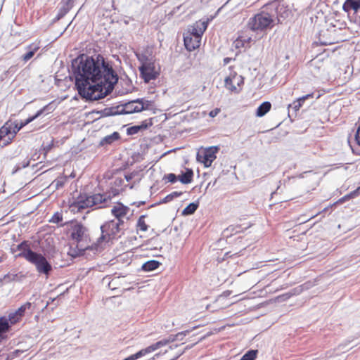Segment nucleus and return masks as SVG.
<instances>
[{
  "mask_svg": "<svg viewBox=\"0 0 360 360\" xmlns=\"http://www.w3.org/2000/svg\"><path fill=\"white\" fill-rule=\"evenodd\" d=\"M124 220L122 218H120V219L115 221V224L118 225L119 228H122V229H124Z\"/></svg>",
  "mask_w": 360,
  "mask_h": 360,
  "instance_id": "obj_55",
  "label": "nucleus"
},
{
  "mask_svg": "<svg viewBox=\"0 0 360 360\" xmlns=\"http://www.w3.org/2000/svg\"><path fill=\"white\" fill-rule=\"evenodd\" d=\"M30 164V160L29 158L25 159L23 161L18 162L16 164V165L14 167L12 174H14L17 172H18L22 169L27 167Z\"/></svg>",
  "mask_w": 360,
  "mask_h": 360,
  "instance_id": "obj_31",
  "label": "nucleus"
},
{
  "mask_svg": "<svg viewBox=\"0 0 360 360\" xmlns=\"http://www.w3.org/2000/svg\"><path fill=\"white\" fill-rule=\"evenodd\" d=\"M302 107V105L297 102V100L294 101L292 103L288 105V109L292 108L295 112L298 111L300 108Z\"/></svg>",
  "mask_w": 360,
  "mask_h": 360,
  "instance_id": "obj_44",
  "label": "nucleus"
},
{
  "mask_svg": "<svg viewBox=\"0 0 360 360\" xmlns=\"http://www.w3.org/2000/svg\"><path fill=\"white\" fill-rule=\"evenodd\" d=\"M121 107L122 106H120L119 105L117 106L105 108L103 110L98 111L97 113H99L101 117H110V116L122 115V113L120 112Z\"/></svg>",
  "mask_w": 360,
  "mask_h": 360,
  "instance_id": "obj_23",
  "label": "nucleus"
},
{
  "mask_svg": "<svg viewBox=\"0 0 360 360\" xmlns=\"http://www.w3.org/2000/svg\"><path fill=\"white\" fill-rule=\"evenodd\" d=\"M122 230V228H119L118 225L115 224V220L106 221L101 226V235L96 243H98V247H102V243L120 238Z\"/></svg>",
  "mask_w": 360,
  "mask_h": 360,
  "instance_id": "obj_5",
  "label": "nucleus"
},
{
  "mask_svg": "<svg viewBox=\"0 0 360 360\" xmlns=\"http://www.w3.org/2000/svg\"><path fill=\"white\" fill-rule=\"evenodd\" d=\"M146 215H141L137 221V227L142 231H146L148 229V226L145 222V218Z\"/></svg>",
  "mask_w": 360,
  "mask_h": 360,
  "instance_id": "obj_34",
  "label": "nucleus"
},
{
  "mask_svg": "<svg viewBox=\"0 0 360 360\" xmlns=\"http://www.w3.org/2000/svg\"><path fill=\"white\" fill-rule=\"evenodd\" d=\"M162 179H167L168 182L171 184H174L177 181H179V177L174 173H169L167 174H165Z\"/></svg>",
  "mask_w": 360,
  "mask_h": 360,
  "instance_id": "obj_37",
  "label": "nucleus"
},
{
  "mask_svg": "<svg viewBox=\"0 0 360 360\" xmlns=\"http://www.w3.org/2000/svg\"><path fill=\"white\" fill-rule=\"evenodd\" d=\"M88 229L81 223H77L72 226L70 238L80 245L84 240L86 241L89 237Z\"/></svg>",
  "mask_w": 360,
  "mask_h": 360,
  "instance_id": "obj_9",
  "label": "nucleus"
},
{
  "mask_svg": "<svg viewBox=\"0 0 360 360\" xmlns=\"http://www.w3.org/2000/svg\"><path fill=\"white\" fill-rule=\"evenodd\" d=\"M70 80L80 98L86 102L99 101L107 96L118 82L112 65L101 54L79 55L72 60Z\"/></svg>",
  "mask_w": 360,
  "mask_h": 360,
  "instance_id": "obj_1",
  "label": "nucleus"
},
{
  "mask_svg": "<svg viewBox=\"0 0 360 360\" xmlns=\"http://www.w3.org/2000/svg\"><path fill=\"white\" fill-rule=\"evenodd\" d=\"M201 25H202V27H200V29L201 31H202V33H204V32L206 30V29L207 27L208 20L203 21Z\"/></svg>",
  "mask_w": 360,
  "mask_h": 360,
  "instance_id": "obj_56",
  "label": "nucleus"
},
{
  "mask_svg": "<svg viewBox=\"0 0 360 360\" xmlns=\"http://www.w3.org/2000/svg\"><path fill=\"white\" fill-rule=\"evenodd\" d=\"M118 194V191L115 188H112V192H105L103 193H94L92 195L86 193H80L73 202L70 204V207L72 211L82 212L84 209L94 206H98L102 208L105 204L110 201L111 198Z\"/></svg>",
  "mask_w": 360,
  "mask_h": 360,
  "instance_id": "obj_2",
  "label": "nucleus"
},
{
  "mask_svg": "<svg viewBox=\"0 0 360 360\" xmlns=\"http://www.w3.org/2000/svg\"><path fill=\"white\" fill-rule=\"evenodd\" d=\"M32 303L30 302H25L24 304L21 305L18 309H17L15 312L17 314L21 319L25 315V312L27 309H30L32 307Z\"/></svg>",
  "mask_w": 360,
  "mask_h": 360,
  "instance_id": "obj_30",
  "label": "nucleus"
},
{
  "mask_svg": "<svg viewBox=\"0 0 360 360\" xmlns=\"http://www.w3.org/2000/svg\"><path fill=\"white\" fill-rule=\"evenodd\" d=\"M136 174V172H133L124 175V178L127 181H130Z\"/></svg>",
  "mask_w": 360,
  "mask_h": 360,
  "instance_id": "obj_50",
  "label": "nucleus"
},
{
  "mask_svg": "<svg viewBox=\"0 0 360 360\" xmlns=\"http://www.w3.org/2000/svg\"><path fill=\"white\" fill-rule=\"evenodd\" d=\"M12 120H8L0 127V143L3 139L12 136Z\"/></svg>",
  "mask_w": 360,
  "mask_h": 360,
  "instance_id": "obj_21",
  "label": "nucleus"
},
{
  "mask_svg": "<svg viewBox=\"0 0 360 360\" xmlns=\"http://www.w3.org/2000/svg\"><path fill=\"white\" fill-rule=\"evenodd\" d=\"M294 294H295V292L294 293H291V292L285 293V294L281 295L280 298H281L282 300H286L287 299L290 298Z\"/></svg>",
  "mask_w": 360,
  "mask_h": 360,
  "instance_id": "obj_53",
  "label": "nucleus"
},
{
  "mask_svg": "<svg viewBox=\"0 0 360 360\" xmlns=\"http://www.w3.org/2000/svg\"><path fill=\"white\" fill-rule=\"evenodd\" d=\"M139 99L142 100L141 102H138V104L139 105V112L146 110H149L153 104V101L146 100L144 98H140Z\"/></svg>",
  "mask_w": 360,
  "mask_h": 360,
  "instance_id": "obj_33",
  "label": "nucleus"
},
{
  "mask_svg": "<svg viewBox=\"0 0 360 360\" xmlns=\"http://www.w3.org/2000/svg\"><path fill=\"white\" fill-rule=\"evenodd\" d=\"M70 11L68 8H66L63 6L61 5V6L59 8L58 14L59 15V17H65L66 14Z\"/></svg>",
  "mask_w": 360,
  "mask_h": 360,
  "instance_id": "obj_47",
  "label": "nucleus"
},
{
  "mask_svg": "<svg viewBox=\"0 0 360 360\" xmlns=\"http://www.w3.org/2000/svg\"><path fill=\"white\" fill-rule=\"evenodd\" d=\"M244 83V78L242 76H239L238 81L237 82L238 86H240Z\"/></svg>",
  "mask_w": 360,
  "mask_h": 360,
  "instance_id": "obj_61",
  "label": "nucleus"
},
{
  "mask_svg": "<svg viewBox=\"0 0 360 360\" xmlns=\"http://www.w3.org/2000/svg\"><path fill=\"white\" fill-rule=\"evenodd\" d=\"M257 354V349H250L243 355L240 360H255Z\"/></svg>",
  "mask_w": 360,
  "mask_h": 360,
  "instance_id": "obj_32",
  "label": "nucleus"
},
{
  "mask_svg": "<svg viewBox=\"0 0 360 360\" xmlns=\"http://www.w3.org/2000/svg\"><path fill=\"white\" fill-rule=\"evenodd\" d=\"M314 96H315V94L314 93H310V94H306V95H304L298 98H297L296 100L297 101V102H299L302 106L303 105V103H304L305 101H307V99H309V98H314Z\"/></svg>",
  "mask_w": 360,
  "mask_h": 360,
  "instance_id": "obj_42",
  "label": "nucleus"
},
{
  "mask_svg": "<svg viewBox=\"0 0 360 360\" xmlns=\"http://www.w3.org/2000/svg\"><path fill=\"white\" fill-rule=\"evenodd\" d=\"M182 194H183V192H181V191L172 192L171 193L166 195L163 199H162L159 202H158L156 204L160 205V204L167 203V202L173 200L174 198L180 197L181 195H182Z\"/></svg>",
  "mask_w": 360,
  "mask_h": 360,
  "instance_id": "obj_29",
  "label": "nucleus"
},
{
  "mask_svg": "<svg viewBox=\"0 0 360 360\" xmlns=\"http://www.w3.org/2000/svg\"><path fill=\"white\" fill-rule=\"evenodd\" d=\"M354 139L356 143V144L360 146V124L357 127V129L356 131L355 135H354Z\"/></svg>",
  "mask_w": 360,
  "mask_h": 360,
  "instance_id": "obj_48",
  "label": "nucleus"
},
{
  "mask_svg": "<svg viewBox=\"0 0 360 360\" xmlns=\"http://www.w3.org/2000/svg\"><path fill=\"white\" fill-rule=\"evenodd\" d=\"M219 150V148L217 146L207 147L197 153L196 160L198 162L202 163L205 167H209L217 158V153Z\"/></svg>",
  "mask_w": 360,
  "mask_h": 360,
  "instance_id": "obj_7",
  "label": "nucleus"
},
{
  "mask_svg": "<svg viewBox=\"0 0 360 360\" xmlns=\"http://www.w3.org/2000/svg\"><path fill=\"white\" fill-rule=\"evenodd\" d=\"M199 207V202L195 201L189 203L181 212V215L189 216L193 214Z\"/></svg>",
  "mask_w": 360,
  "mask_h": 360,
  "instance_id": "obj_27",
  "label": "nucleus"
},
{
  "mask_svg": "<svg viewBox=\"0 0 360 360\" xmlns=\"http://www.w3.org/2000/svg\"><path fill=\"white\" fill-rule=\"evenodd\" d=\"M64 186V181H59L58 180L56 183V187L57 189H58L59 188H61Z\"/></svg>",
  "mask_w": 360,
  "mask_h": 360,
  "instance_id": "obj_58",
  "label": "nucleus"
},
{
  "mask_svg": "<svg viewBox=\"0 0 360 360\" xmlns=\"http://www.w3.org/2000/svg\"><path fill=\"white\" fill-rule=\"evenodd\" d=\"M48 108V105H46L41 108L40 110H37L36 113L32 116H30L24 121L18 122V120L12 121V128H13V132L14 135H17V134L26 125L31 123L34 120H35L37 118L40 117L45 110Z\"/></svg>",
  "mask_w": 360,
  "mask_h": 360,
  "instance_id": "obj_10",
  "label": "nucleus"
},
{
  "mask_svg": "<svg viewBox=\"0 0 360 360\" xmlns=\"http://www.w3.org/2000/svg\"><path fill=\"white\" fill-rule=\"evenodd\" d=\"M233 60L232 58L226 57L223 60L224 65H228L231 60Z\"/></svg>",
  "mask_w": 360,
  "mask_h": 360,
  "instance_id": "obj_59",
  "label": "nucleus"
},
{
  "mask_svg": "<svg viewBox=\"0 0 360 360\" xmlns=\"http://www.w3.org/2000/svg\"><path fill=\"white\" fill-rule=\"evenodd\" d=\"M138 125L141 131L146 130L153 125L152 119L143 120L140 124Z\"/></svg>",
  "mask_w": 360,
  "mask_h": 360,
  "instance_id": "obj_41",
  "label": "nucleus"
},
{
  "mask_svg": "<svg viewBox=\"0 0 360 360\" xmlns=\"http://www.w3.org/2000/svg\"><path fill=\"white\" fill-rule=\"evenodd\" d=\"M135 56L140 63L139 66H144L155 62L154 57H150L146 51L135 52Z\"/></svg>",
  "mask_w": 360,
  "mask_h": 360,
  "instance_id": "obj_19",
  "label": "nucleus"
},
{
  "mask_svg": "<svg viewBox=\"0 0 360 360\" xmlns=\"http://www.w3.org/2000/svg\"><path fill=\"white\" fill-rule=\"evenodd\" d=\"M168 344L167 339L165 338L144 348V352L148 354Z\"/></svg>",
  "mask_w": 360,
  "mask_h": 360,
  "instance_id": "obj_26",
  "label": "nucleus"
},
{
  "mask_svg": "<svg viewBox=\"0 0 360 360\" xmlns=\"http://www.w3.org/2000/svg\"><path fill=\"white\" fill-rule=\"evenodd\" d=\"M200 39H195L189 34H184V44L186 50L192 51L200 46Z\"/></svg>",
  "mask_w": 360,
  "mask_h": 360,
  "instance_id": "obj_14",
  "label": "nucleus"
},
{
  "mask_svg": "<svg viewBox=\"0 0 360 360\" xmlns=\"http://www.w3.org/2000/svg\"><path fill=\"white\" fill-rule=\"evenodd\" d=\"M129 211V208L127 206L122 202H118L117 206L112 207L111 213L117 219H120V218L126 216Z\"/></svg>",
  "mask_w": 360,
  "mask_h": 360,
  "instance_id": "obj_15",
  "label": "nucleus"
},
{
  "mask_svg": "<svg viewBox=\"0 0 360 360\" xmlns=\"http://www.w3.org/2000/svg\"><path fill=\"white\" fill-rule=\"evenodd\" d=\"M161 263L155 259H150L142 264L141 269L145 272H150L157 269Z\"/></svg>",
  "mask_w": 360,
  "mask_h": 360,
  "instance_id": "obj_24",
  "label": "nucleus"
},
{
  "mask_svg": "<svg viewBox=\"0 0 360 360\" xmlns=\"http://www.w3.org/2000/svg\"><path fill=\"white\" fill-rule=\"evenodd\" d=\"M185 34H189L190 36H192L194 38L200 40H201L202 36L203 34L202 31H201L200 28L195 27V25L189 27Z\"/></svg>",
  "mask_w": 360,
  "mask_h": 360,
  "instance_id": "obj_28",
  "label": "nucleus"
},
{
  "mask_svg": "<svg viewBox=\"0 0 360 360\" xmlns=\"http://www.w3.org/2000/svg\"><path fill=\"white\" fill-rule=\"evenodd\" d=\"M194 172L191 168H186L184 172L178 175L179 181L183 184H191L193 180Z\"/></svg>",
  "mask_w": 360,
  "mask_h": 360,
  "instance_id": "obj_18",
  "label": "nucleus"
},
{
  "mask_svg": "<svg viewBox=\"0 0 360 360\" xmlns=\"http://www.w3.org/2000/svg\"><path fill=\"white\" fill-rule=\"evenodd\" d=\"M349 199H352V197H351L350 194L348 193V194L345 195V196H343L342 198H341L340 199H339V200L338 202L342 203Z\"/></svg>",
  "mask_w": 360,
  "mask_h": 360,
  "instance_id": "obj_51",
  "label": "nucleus"
},
{
  "mask_svg": "<svg viewBox=\"0 0 360 360\" xmlns=\"http://www.w3.org/2000/svg\"><path fill=\"white\" fill-rule=\"evenodd\" d=\"M269 5L275 10L277 18H282L285 19L289 16L290 11L288 6H285L278 1H274L270 3ZM278 20L279 21V19H278Z\"/></svg>",
  "mask_w": 360,
  "mask_h": 360,
  "instance_id": "obj_13",
  "label": "nucleus"
},
{
  "mask_svg": "<svg viewBox=\"0 0 360 360\" xmlns=\"http://www.w3.org/2000/svg\"><path fill=\"white\" fill-rule=\"evenodd\" d=\"M190 332L189 330H184V331H181L179 333H177L176 334H175L176 335V339L177 341H180V340H182L184 337L188 334Z\"/></svg>",
  "mask_w": 360,
  "mask_h": 360,
  "instance_id": "obj_45",
  "label": "nucleus"
},
{
  "mask_svg": "<svg viewBox=\"0 0 360 360\" xmlns=\"http://www.w3.org/2000/svg\"><path fill=\"white\" fill-rule=\"evenodd\" d=\"M103 249V247H98V243H96L86 247H82V245L77 244L76 248L72 250L69 255L75 258L84 255L86 250H91L94 254H96L97 252H101Z\"/></svg>",
  "mask_w": 360,
  "mask_h": 360,
  "instance_id": "obj_11",
  "label": "nucleus"
},
{
  "mask_svg": "<svg viewBox=\"0 0 360 360\" xmlns=\"http://www.w3.org/2000/svg\"><path fill=\"white\" fill-rule=\"evenodd\" d=\"M40 46L38 44H30L25 47L26 53L22 56V59L25 62L30 60L39 49Z\"/></svg>",
  "mask_w": 360,
  "mask_h": 360,
  "instance_id": "obj_17",
  "label": "nucleus"
},
{
  "mask_svg": "<svg viewBox=\"0 0 360 360\" xmlns=\"http://www.w3.org/2000/svg\"><path fill=\"white\" fill-rule=\"evenodd\" d=\"M179 346V345L176 344V345H169V349L172 350L175 348H176L177 347Z\"/></svg>",
  "mask_w": 360,
  "mask_h": 360,
  "instance_id": "obj_64",
  "label": "nucleus"
},
{
  "mask_svg": "<svg viewBox=\"0 0 360 360\" xmlns=\"http://www.w3.org/2000/svg\"><path fill=\"white\" fill-rule=\"evenodd\" d=\"M26 276L22 271H20L16 274L13 273H8L3 276V279H4V282L6 283L11 282H22L24 278H25Z\"/></svg>",
  "mask_w": 360,
  "mask_h": 360,
  "instance_id": "obj_22",
  "label": "nucleus"
},
{
  "mask_svg": "<svg viewBox=\"0 0 360 360\" xmlns=\"http://www.w3.org/2000/svg\"><path fill=\"white\" fill-rule=\"evenodd\" d=\"M274 26L272 16L264 12L257 13L250 18L248 21V27L252 31H264Z\"/></svg>",
  "mask_w": 360,
  "mask_h": 360,
  "instance_id": "obj_4",
  "label": "nucleus"
},
{
  "mask_svg": "<svg viewBox=\"0 0 360 360\" xmlns=\"http://www.w3.org/2000/svg\"><path fill=\"white\" fill-rule=\"evenodd\" d=\"M271 103L269 101L262 103L256 110V116L259 117L264 116L271 110Z\"/></svg>",
  "mask_w": 360,
  "mask_h": 360,
  "instance_id": "obj_25",
  "label": "nucleus"
},
{
  "mask_svg": "<svg viewBox=\"0 0 360 360\" xmlns=\"http://www.w3.org/2000/svg\"><path fill=\"white\" fill-rule=\"evenodd\" d=\"M349 194H350L352 198H354L357 197L360 194V186L356 189L350 192Z\"/></svg>",
  "mask_w": 360,
  "mask_h": 360,
  "instance_id": "obj_49",
  "label": "nucleus"
},
{
  "mask_svg": "<svg viewBox=\"0 0 360 360\" xmlns=\"http://www.w3.org/2000/svg\"><path fill=\"white\" fill-rule=\"evenodd\" d=\"M141 131L139 125H133L127 129V134L128 136H133Z\"/></svg>",
  "mask_w": 360,
  "mask_h": 360,
  "instance_id": "obj_40",
  "label": "nucleus"
},
{
  "mask_svg": "<svg viewBox=\"0 0 360 360\" xmlns=\"http://www.w3.org/2000/svg\"><path fill=\"white\" fill-rule=\"evenodd\" d=\"M342 9L346 13L354 11V15L360 9V0H346L342 6Z\"/></svg>",
  "mask_w": 360,
  "mask_h": 360,
  "instance_id": "obj_16",
  "label": "nucleus"
},
{
  "mask_svg": "<svg viewBox=\"0 0 360 360\" xmlns=\"http://www.w3.org/2000/svg\"><path fill=\"white\" fill-rule=\"evenodd\" d=\"M167 341H168L169 344L172 343V342H175V341H177V340H176V335H175V334H171V335H169L167 338Z\"/></svg>",
  "mask_w": 360,
  "mask_h": 360,
  "instance_id": "obj_52",
  "label": "nucleus"
},
{
  "mask_svg": "<svg viewBox=\"0 0 360 360\" xmlns=\"http://www.w3.org/2000/svg\"><path fill=\"white\" fill-rule=\"evenodd\" d=\"M224 82L226 87L231 91H236L237 90L236 86L233 84V79L231 77H226Z\"/></svg>",
  "mask_w": 360,
  "mask_h": 360,
  "instance_id": "obj_38",
  "label": "nucleus"
},
{
  "mask_svg": "<svg viewBox=\"0 0 360 360\" xmlns=\"http://www.w3.org/2000/svg\"><path fill=\"white\" fill-rule=\"evenodd\" d=\"M240 229V226H230L224 231V234L226 237H229V235L231 236L234 233H236L240 232V230H239Z\"/></svg>",
  "mask_w": 360,
  "mask_h": 360,
  "instance_id": "obj_35",
  "label": "nucleus"
},
{
  "mask_svg": "<svg viewBox=\"0 0 360 360\" xmlns=\"http://www.w3.org/2000/svg\"><path fill=\"white\" fill-rule=\"evenodd\" d=\"M22 250L21 253L17 254L15 258H24L30 264L35 266L37 271L39 274L45 275L48 277L53 271L51 262L46 257L40 252L32 250L30 248V242L22 240L18 248Z\"/></svg>",
  "mask_w": 360,
  "mask_h": 360,
  "instance_id": "obj_3",
  "label": "nucleus"
},
{
  "mask_svg": "<svg viewBox=\"0 0 360 360\" xmlns=\"http://www.w3.org/2000/svg\"><path fill=\"white\" fill-rule=\"evenodd\" d=\"M21 318L15 311L11 312L8 316H0V343L6 338L12 326L21 321Z\"/></svg>",
  "mask_w": 360,
  "mask_h": 360,
  "instance_id": "obj_6",
  "label": "nucleus"
},
{
  "mask_svg": "<svg viewBox=\"0 0 360 360\" xmlns=\"http://www.w3.org/2000/svg\"><path fill=\"white\" fill-rule=\"evenodd\" d=\"M15 136L16 135H14L13 132L12 136L3 139V140H1V142L0 143V148H3L10 145L13 142Z\"/></svg>",
  "mask_w": 360,
  "mask_h": 360,
  "instance_id": "obj_36",
  "label": "nucleus"
},
{
  "mask_svg": "<svg viewBox=\"0 0 360 360\" xmlns=\"http://www.w3.org/2000/svg\"><path fill=\"white\" fill-rule=\"evenodd\" d=\"M120 134L117 131H114L112 134L110 135H107L103 137L99 143V146H108L111 145L115 141H119L120 139Z\"/></svg>",
  "mask_w": 360,
  "mask_h": 360,
  "instance_id": "obj_20",
  "label": "nucleus"
},
{
  "mask_svg": "<svg viewBox=\"0 0 360 360\" xmlns=\"http://www.w3.org/2000/svg\"><path fill=\"white\" fill-rule=\"evenodd\" d=\"M140 77L146 84L152 80H155L160 74V67H156L155 62L144 66H139Z\"/></svg>",
  "mask_w": 360,
  "mask_h": 360,
  "instance_id": "obj_8",
  "label": "nucleus"
},
{
  "mask_svg": "<svg viewBox=\"0 0 360 360\" xmlns=\"http://www.w3.org/2000/svg\"><path fill=\"white\" fill-rule=\"evenodd\" d=\"M74 1L75 0H62L60 2V5L63 6L66 8H68V10H71V8L73 7L74 5Z\"/></svg>",
  "mask_w": 360,
  "mask_h": 360,
  "instance_id": "obj_43",
  "label": "nucleus"
},
{
  "mask_svg": "<svg viewBox=\"0 0 360 360\" xmlns=\"http://www.w3.org/2000/svg\"><path fill=\"white\" fill-rule=\"evenodd\" d=\"M63 221V214L60 212H56L52 216L51 219L49 220L50 222L54 224H59Z\"/></svg>",
  "mask_w": 360,
  "mask_h": 360,
  "instance_id": "obj_39",
  "label": "nucleus"
},
{
  "mask_svg": "<svg viewBox=\"0 0 360 360\" xmlns=\"http://www.w3.org/2000/svg\"><path fill=\"white\" fill-rule=\"evenodd\" d=\"M20 245V243H19L18 245H17L15 247H12L11 248V251L12 253H15L17 251H19V253H21L22 250H19L18 248V246Z\"/></svg>",
  "mask_w": 360,
  "mask_h": 360,
  "instance_id": "obj_57",
  "label": "nucleus"
},
{
  "mask_svg": "<svg viewBox=\"0 0 360 360\" xmlns=\"http://www.w3.org/2000/svg\"><path fill=\"white\" fill-rule=\"evenodd\" d=\"M42 147L44 153L46 155L53 147V140H52L50 143H48L46 145L43 144Z\"/></svg>",
  "mask_w": 360,
  "mask_h": 360,
  "instance_id": "obj_46",
  "label": "nucleus"
},
{
  "mask_svg": "<svg viewBox=\"0 0 360 360\" xmlns=\"http://www.w3.org/2000/svg\"><path fill=\"white\" fill-rule=\"evenodd\" d=\"M141 99H134L120 104V112L122 115L132 114L139 112V105L138 102H141Z\"/></svg>",
  "mask_w": 360,
  "mask_h": 360,
  "instance_id": "obj_12",
  "label": "nucleus"
},
{
  "mask_svg": "<svg viewBox=\"0 0 360 360\" xmlns=\"http://www.w3.org/2000/svg\"><path fill=\"white\" fill-rule=\"evenodd\" d=\"M146 203V201H139V202H134L131 205H136V206L139 207L141 205H143Z\"/></svg>",
  "mask_w": 360,
  "mask_h": 360,
  "instance_id": "obj_62",
  "label": "nucleus"
},
{
  "mask_svg": "<svg viewBox=\"0 0 360 360\" xmlns=\"http://www.w3.org/2000/svg\"><path fill=\"white\" fill-rule=\"evenodd\" d=\"M184 353V351H181V352H179L175 356H174L172 359H171L170 360H176L178 359L181 355H183Z\"/></svg>",
  "mask_w": 360,
  "mask_h": 360,
  "instance_id": "obj_60",
  "label": "nucleus"
},
{
  "mask_svg": "<svg viewBox=\"0 0 360 360\" xmlns=\"http://www.w3.org/2000/svg\"><path fill=\"white\" fill-rule=\"evenodd\" d=\"M219 109L216 108L213 110H211L209 113V115L211 117H214L215 116H217V115L219 113Z\"/></svg>",
  "mask_w": 360,
  "mask_h": 360,
  "instance_id": "obj_54",
  "label": "nucleus"
},
{
  "mask_svg": "<svg viewBox=\"0 0 360 360\" xmlns=\"http://www.w3.org/2000/svg\"><path fill=\"white\" fill-rule=\"evenodd\" d=\"M63 18L62 17H59V15L57 13V15H56V17L53 19V22H56L57 21L60 20V19H62Z\"/></svg>",
  "mask_w": 360,
  "mask_h": 360,
  "instance_id": "obj_63",
  "label": "nucleus"
}]
</instances>
